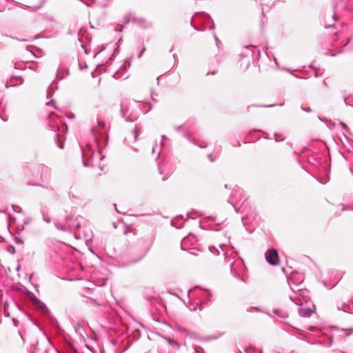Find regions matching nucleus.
I'll return each instance as SVG.
<instances>
[{
	"mask_svg": "<svg viewBox=\"0 0 353 353\" xmlns=\"http://www.w3.org/2000/svg\"><path fill=\"white\" fill-rule=\"evenodd\" d=\"M82 157L83 165L85 167L94 166L93 161L95 157H98L100 160L103 158V157L101 156L100 151L97 153H94L91 145L89 144H87L85 148L82 149Z\"/></svg>",
	"mask_w": 353,
	"mask_h": 353,
	"instance_id": "nucleus-1",
	"label": "nucleus"
},
{
	"mask_svg": "<svg viewBox=\"0 0 353 353\" xmlns=\"http://www.w3.org/2000/svg\"><path fill=\"white\" fill-rule=\"evenodd\" d=\"M231 273L234 277L245 282V266L242 261H238L230 263Z\"/></svg>",
	"mask_w": 353,
	"mask_h": 353,
	"instance_id": "nucleus-2",
	"label": "nucleus"
},
{
	"mask_svg": "<svg viewBox=\"0 0 353 353\" xmlns=\"http://www.w3.org/2000/svg\"><path fill=\"white\" fill-rule=\"evenodd\" d=\"M265 259L268 263L276 265L279 262V254L276 250H268L265 253Z\"/></svg>",
	"mask_w": 353,
	"mask_h": 353,
	"instance_id": "nucleus-3",
	"label": "nucleus"
},
{
	"mask_svg": "<svg viewBox=\"0 0 353 353\" xmlns=\"http://www.w3.org/2000/svg\"><path fill=\"white\" fill-rule=\"evenodd\" d=\"M23 79L19 77H15L11 78L9 81H8L6 83V88H9L10 86H15L18 84L21 85L23 83Z\"/></svg>",
	"mask_w": 353,
	"mask_h": 353,
	"instance_id": "nucleus-4",
	"label": "nucleus"
},
{
	"mask_svg": "<svg viewBox=\"0 0 353 353\" xmlns=\"http://www.w3.org/2000/svg\"><path fill=\"white\" fill-rule=\"evenodd\" d=\"M288 284H289L290 288L292 289V290H293L294 292L295 291H301L303 289V288L301 286V281H300L298 284H295L294 278L293 276H291L288 279Z\"/></svg>",
	"mask_w": 353,
	"mask_h": 353,
	"instance_id": "nucleus-5",
	"label": "nucleus"
},
{
	"mask_svg": "<svg viewBox=\"0 0 353 353\" xmlns=\"http://www.w3.org/2000/svg\"><path fill=\"white\" fill-rule=\"evenodd\" d=\"M50 126L52 128V130L54 131L59 130V120L58 119L57 121H54V123H52V121L54 120L55 115L53 112H52L50 115Z\"/></svg>",
	"mask_w": 353,
	"mask_h": 353,
	"instance_id": "nucleus-6",
	"label": "nucleus"
},
{
	"mask_svg": "<svg viewBox=\"0 0 353 353\" xmlns=\"http://www.w3.org/2000/svg\"><path fill=\"white\" fill-rule=\"evenodd\" d=\"M313 312L314 311L309 307L299 308V314L302 317H309Z\"/></svg>",
	"mask_w": 353,
	"mask_h": 353,
	"instance_id": "nucleus-7",
	"label": "nucleus"
},
{
	"mask_svg": "<svg viewBox=\"0 0 353 353\" xmlns=\"http://www.w3.org/2000/svg\"><path fill=\"white\" fill-rule=\"evenodd\" d=\"M139 131L138 130L137 127H135L132 132L130 133V136L131 138L134 139V141H136L139 135Z\"/></svg>",
	"mask_w": 353,
	"mask_h": 353,
	"instance_id": "nucleus-8",
	"label": "nucleus"
},
{
	"mask_svg": "<svg viewBox=\"0 0 353 353\" xmlns=\"http://www.w3.org/2000/svg\"><path fill=\"white\" fill-rule=\"evenodd\" d=\"M337 310L348 312L349 310H350V305L347 303H343L342 305H337Z\"/></svg>",
	"mask_w": 353,
	"mask_h": 353,
	"instance_id": "nucleus-9",
	"label": "nucleus"
},
{
	"mask_svg": "<svg viewBox=\"0 0 353 353\" xmlns=\"http://www.w3.org/2000/svg\"><path fill=\"white\" fill-rule=\"evenodd\" d=\"M35 302L38 303L39 307H40L43 311H47V310H48V308H47L46 305L43 303L41 302V301H40L39 300H38V299H36V300H35Z\"/></svg>",
	"mask_w": 353,
	"mask_h": 353,
	"instance_id": "nucleus-10",
	"label": "nucleus"
},
{
	"mask_svg": "<svg viewBox=\"0 0 353 353\" xmlns=\"http://www.w3.org/2000/svg\"><path fill=\"white\" fill-rule=\"evenodd\" d=\"M41 214L43 216V220L48 223H50V218L47 214H46L43 211H41Z\"/></svg>",
	"mask_w": 353,
	"mask_h": 353,
	"instance_id": "nucleus-11",
	"label": "nucleus"
},
{
	"mask_svg": "<svg viewBox=\"0 0 353 353\" xmlns=\"http://www.w3.org/2000/svg\"><path fill=\"white\" fill-rule=\"evenodd\" d=\"M274 137H275V141L276 142L283 141L285 139V138L279 134H274Z\"/></svg>",
	"mask_w": 353,
	"mask_h": 353,
	"instance_id": "nucleus-12",
	"label": "nucleus"
},
{
	"mask_svg": "<svg viewBox=\"0 0 353 353\" xmlns=\"http://www.w3.org/2000/svg\"><path fill=\"white\" fill-rule=\"evenodd\" d=\"M121 112L123 117H125V114L127 113V108H124L122 103L121 104Z\"/></svg>",
	"mask_w": 353,
	"mask_h": 353,
	"instance_id": "nucleus-13",
	"label": "nucleus"
},
{
	"mask_svg": "<svg viewBox=\"0 0 353 353\" xmlns=\"http://www.w3.org/2000/svg\"><path fill=\"white\" fill-rule=\"evenodd\" d=\"M12 209L14 210V212H20L21 211V207H19L18 205H12Z\"/></svg>",
	"mask_w": 353,
	"mask_h": 353,
	"instance_id": "nucleus-14",
	"label": "nucleus"
},
{
	"mask_svg": "<svg viewBox=\"0 0 353 353\" xmlns=\"http://www.w3.org/2000/svg\"><path fill=\"white\" fill-rule=\"evenodd\" d=\"M190 141L191 142H192L194 144H195V145H199L200 148H205V145H202L201 144H199V143L196 142V141L195 139H190Z\"/></svg>",
	"mask_w": 353,
	"mask_h": 353,
	"instance_id": "nucleus-15",
	"label": "nucleus"
},
{
	"mask_svg": "<svg viewBox=\"0 0 353 353\" xmlns=\"http://www.w3.org/2000/svg\"><path fill=\"white\" fill-rule=\"evenodd\" d=\"M37 346H38V343H35L34 345H33V350H29V352L30 353H36V351L37 350Z\"/></svg>",
	"mask_w": 353,
	"mask_h": 353,
	"instance_id": "nucleus-16",
	"label": "nucleus"
},
{
	"mask_svg": "<svg viewBox=\"0 0 353 353\" xmlns=\"http://www.w3.org/2000/svg\"><path fill=\"white\" fill-rule=\"evenodd\" d=\"M52 86H50V87H49V88H48V90H47V97H49V96H50V94H51V91H52Z\"/></svg>",
	"mask_w": 353,
	"mask_h": 353,
	"instance_id": "nucleus-17",
	"label": "nucleus"
},
{
	"mask_svg": "<svg viewBox=\"0 0 353 353\" xmlns=\"http://www.w3.org/2000/svg\"><path fill=\"white\" fill-rule=\"evenodd\" d=\"M214 250H216V251H217V255H219V254H220L219 251L218 250H216V248L215 247L210 248V250L212 252H213V253H214Z\"/></svg>",
	"mask_w": 353,
	"mask_h": 353,
	"instance_id": "nucleus-18",
	"label": "nucleus"
},
{
	"mask_svg": "<svg viewBox=\"0 0 353 353\" xmlns=\"http://www.w3.org/2000/svg\"><path fill=\"white\" fill-rule=\"evenodd\" d=\"M301 109L303 110V111H305L307 112H310L312 111V110L310 109V108H303V107H301Z\"/></svg>",
	"mask_w": 353,
	"mask_h": 353,
	"instance_id": "nucleus-19",
	"label": "nucleus"
},
{
	"mask_svg": "<svg viewBox=\"0 0 353 353\" xmlns=\"http://www.w3.org/2000/svg\"><path fill=\"white\" fill-rule=\"evenodd\" d=\"M274 313L276 314L278 316H279L280 317L284 319L286 317V316L285 314H283L282 316H280V313L278 310H274Z\"/></svg>",
	"mask_w": 353,
	"mask_h": 353,
	"instance_id": "nucleus-20",
	"label": "nucleus"
},
{
	"mask_svg": "<svg viewBox=\"0 0 353 353\" xmlns=\"http://www.w3.org/2000/svg\"><path fill=\"white\" fill-rule=\"evenodd\" d=\"M145 50V48H143V49L141 50V52L139 53V56H138V58H141V57L143 56V53H144Z\"/></svg>",
	"mask_w": 353,
	"mask_h": 353,
	"instance_id": "nucleus-21",
	"label": "nucleus"
},
{
	"mask_svg": "<svg viewBox=\"0 0 353 353\" xmlns=\"http://www.w3.org/2000/svg\"><path fill=\"white\" fill-rule=\"evenodd\" d=\"M54 103H55V101L54 99H50V101L49 102L46 103V105H49L50 103L54 104Z\"/></svg>",
	"mask_w": 353,
	"mask_h": 353,
	"instance_id": "nucleus-22",
	"label": "nucleus"
},
{
	"mask_svg": "<svg viewBox=\"0 0 353 353\" xmlns=\"http://www.w3.org/2000/svg\"><path fill=\"white\" fill-rule=\"evenodd\" d=\"M146 353H159V352L157 350H150Z\"/></svg>",
	"mask_w": 353,
	"mask_h": 353,
	"instance_id": "nucleus-23",
	"label": "nucleus"
},
{
	"mask_svg": "<svg viewBox=\"0 0 353 353\" xmlns=\"http://www.w3.org/2000/svg\"><path fill=\"white\" fill-rule=\"evenodd\" d=\"M340 125L342 126V128H343V129H346V128H347V125H346L344 123H343V122H341V123H340Z\"/></svg>",
	"mask_w": 353,
	"mask_h": 353,
	"instance_id": "nucleus-24",
	"label": "nucleus"
},
{
	"mask_svg": "<svg viewBox=\"0 0 353 353\" xmlns=\"http://www.w3.org/2000/svg\"><path fill=\"white\" fill-rule=\"evenodd\" d=\"M309 331L313 332L315 330V327L313 326H310L307 328Z\"/></svg>",
	"mask_w": 353,
	"mask_h": 353,
	"instance_id": "nucleus-25",
	"label": "nucleus"
},
{
	"mask_svg": "<svg viewBox=\"0 0 353 353\" xmlns=\"http://www.w3.org/2000/svg\"><path fill=\"white\" fill-rule=\"evenodd\" d=\"M99 125L101 127H104L105 123L101 121H98Z\"/></svg>",
	"mask_w": 353,
	"mask_h": 353,
	"instance_id": "nucleus-26",
	"label": "nucleus"
},
{
	"mask_svg": "<svg viewBox=\"0 0 353 353\" xmlns=\"http://www.w3.org/2000/svg\"><path fill=\"white\" fill-rule=\"evenodd\" d=\"M186 241V239L185 238L183 241L181 242V248L182 250H184L183 248V245L185 243V242Z\"/></svg>",
	"mask_w": 353,
	"mask_h": 353,
	"instance_id": "nucleus-27",
	"label": "nucleus"
},
{
	"mask_svg": "<svg viewBox=\"0 0 353 353\" xmlns=\"http://www.w3.org/2000/svg\"><path fill=\"white\" fill-rule=\"evenodd\" d=\"M332 20H333L334 23H335L337 19H336V16L335 14H333Z\"/></svg>",
	"mask_w": 353,
	"mask_h": 353,
	"instance_id": "nucleus-28",
	"label": "nucleus"
},
{
	"mask_svg": "<svg viewBox=\"0 0 353 353\" xmlns=\"http://www.w3.org/2000/svg\"><path fill=\"white\" fill-rule=\"evenodd\" d=\"M44 2H45V1H42V3H41V4L40 6H37V7L36 10L39 9V8H40L43 5Z\"/></svg>",
	"mask_w": 353,
	"mask_h": 353,
	"instance_id": "nucleus-29",
	"label": "nucleus"
},
{
	"mask_svg": "<svg viewBox=\"0 0 353 353\" xmlns=\"http://www.w3.org/2000/svg\"><path fill=\"white\" fill-rule=\"evenodd\" d=\"M237 194H241V192L240 190L236 191L235 192V196H236Z\"/></svg>",
	"mask_w": 353,
	"mask_h": 353,
	"instance_id": "nucleus-30",
	"label": "nucleus"
},
{
	"mask_svg": "<svg viewBox=\"0 0 353 353\" xmlns=\"http://www.w3.org/2000/svg\"><path fill=\"white\" fill-rule=\"evenodd\" d=\"M274 105H275L274 104H272V105H263V107H273Z\"/></svg>",
	"mask_w": 353,
	"mask_h": 353,
	"instance_id": "nucleus-31",
	"label": "nucleus"
},
{
	"mask_svg": "<svg viewBox=\"0 0 353 353\" xmlns=\"http://www.w3.org/2000/svg\"><path fill=\"white\" fill-rule=\"evenodd\" d=\"M208 158L210 159V160L211 161H214V160L212 159V155H211V154H209V155H208Z\"/></svg>",
	"mask_w": 353,
	"mask_h": 353,
	"instance_id": "nucleus-32",
	"label": "nucleus"
},
{
	"mask_svg": "<svg viewBox=\"0 0 353 353\" xmlns=\"http://www.w3.org/2000/svg\"><path fill=\"white\" fill-rule=\"evenodd\" d=\"M194 248L191 249V250L189 251L190 253L194 254L193 250H194Z\"/></svg>",
	"mask_w": 353,
	"mask_h": 353,
	"instance_id": "nucleus-33",
	"label": "nucleus"
},
{
	"mask_svg": "<svg viewBox=\"0 0 353 353\" xmlns=\"http://www.w3.org/2000/svg\"><path fill=\"white\" fill-rule=\"evenodd\" d=\"M223 255L226 258L228 256V252H224Z\"/></svg>",
	"mask_w": 353,
	"mask_h": 353,
	"instance_id": "nucleus-34",
	"label": "nucleus"
},
{
	"mask_svg": "<svg viewBox=\"0 0 353 353\" xmlns=\"http://www.w3.org/2000/svg\"><path fill=\"white\" fill-rule=\"evenodd\" d=\"M117 74H118V73H117V72H116V73L114 74V78H117Z\"/></svg>",
	"mask_w": 353,
	"mask_h": 353,
	"instance_id": "nucleus-35",
	"label": "nucleus"
},
{
	"mask_svg": "<svg viewBox=\"0 0 353 353\" xmlns=\"http://www.w3.org/2000/svg\"><path fill=\"white\" fill-rule=\"evenodd\" d=\"M70 117L73 118V117H74V115L73 114H72L71 115H70Z\"/></svg>",
	"mask_w": 353,
	"mask_h": 353,
	"instance_id": "nucleus-36",
	"label": "nucleus"
},
{
	"mask_svg": "<svg viewBox=\"0 0 353 353\" xmlns=\"http://www.w3.org/2000/svg\"><path fill=\"white\" fill-rule=\"evenodd\" d=\"M70 117L73 118V117H74V115L73 114H72L71 115H70Z\"/></svg>",
	"mask_w": 353,
	"mask_h": 353,
	"instance_id": "nucleus-37",
	"label": "nucleus"
},
{
	"mask_svg": "<svg viewBox=\"0 0 353 353\" xmlns=\"http://www.w3.org/2000/svg\"><path fill=\"white\" fill-rule=\"evenodd\" d=\"M162 139H167L166 136L165 135H163L162 136Z\"/></svg>",
	"mask_w": 353,
	"mask_h": 353,
	"instance_id": "nucleus-38",
	"label": "nucleus"
},
{
	"mask_svg": "<svg viewBox=\"0 0 353 353\" xmlns=\"http://www.w3.org/2000/svg\"><path fill=\"white\" fill-rule=\"evenodd\" d=\"M85 4L87 6H90V3H85Z\"/></svg>",
	"mask_w": 353,
	"mask_h": 353,
	"instance_id": "nucleus-39",
	"label": "nucleus"
},
{
	"mask_svg": "<svg viewBox=\"0 0 353 353\" xmlns=\"http://www.w3.org/2000/svg\"><path fill=\"white\" fill-rule=\"evenodd\" d=\"M252 106V105H249V106L248 107V110H250V108Z\"/></svg>",
	"mask_w": 353,
	"mask_h": 353,
	"instance_id": "nucleus-40",
	"label": "nucleus"
},
{
	"mask_svg": "<svg viewBox=\"0 0 353 353\" xmlns=\"http://www.w3.org/2000/svg\"><path fill=\"white\" fill-rule=\"evenodd\" d=\"M315 77H317V71H315Z\"/></svg>",
	"mask_w": 353,
	"mask_h": 353,
	"instance_id": "nucleus-41",
	"label": "nucleus"
},
{
	"mask_svg": "<svg viewBox=\"0 0 353 353\" xmlns=\"http://www.w3.org/2000/svg\"><path fill=\"white\" fill-rule=\"evenodd\" d=\"M154 152H155V149H154V148H153V150H152V153L154 154Z\"/></svg>",
	"mask_w": 353,
	"mask_h": 353,
	"instance_id": "nucleus-42",
	"label": "nucleus"
},
{
	"mask_svg": "<svg viewBox=\"0 0 353 353\" xmlns=\"http://www.w3.org/2000/svg\"><path fill=\"white\" fill-rule=\"evenodd\" d=\"M58 73H59V71H58ZM59 74H57V78H59Z\"/></svg>",
	"mask_w": 353,
	"mask_h": 353,
	"instance_id": "nucleus-43",
	"label": "nucleus"
},
{
	"mask_svg": "<svg viewBox=\"0 0 353 353\" xmlns=\"http://www.w3.org/2000/svg\"><path fill=\"white\" fill-rule=\"evenodd\" d=\"M181 128V126H178V127H177V128H176V130H179V128Z\"/></svg>",
	"mask_w": 353,
	"mask_h": 353,
	"instance_id": "nucleus-44",
	"label": "nucleus"
},
{
	"mask_svg": "<svg viewBox=\"0 0 353 353\" xmlns=\"http://www.w3.org/2000/svg\"><path fill=\"white\" fill-rule=\"evenodd\" d=\"M46 340H47V341H48V343L50 342V341H49V339H48V338H46Z\"/></svg>",
	"mask_w": 353,
	"mask_h": 353,
	"instance_id": "nucleus-45",
	"label": "nucleus"
},
{
	"mask_svg": "<svg viewBox=\"0 0 353 353\" xmlns=\"http://www.w3.org/2000/svg\"><path fill=\"white\" fill-rule=\"evenodd\" d=\"M219 248L223 250L222 245H219Z\"/></svg>",
	"mask_w": 353,
	"mask_h": 353,
	"instance_id": "nucleus-46",
	"label": "nucleus"
},
{
	"mask_svg": "<svg viewBox=\"0 0 353 353\" xmlns=\"http://www.w3.org/2000/svg\"><path fill=\"white\" fill-rule=\"evenodd\" d=\"M63 78V76L62 75L61 77H60V79H62Z\"/></svg>",
	"mask_w": 353,
	"mask_h": 353,
	"instance_id": "nucleus-47",
	"label": "nucleus"
},
{
	"mask_svg": "<svg viewBox=\"0 0 353 353\" xmlns=\"http://www.w3.org/2000/svg\"><path fill=\"white\" fill-rule=\"evenodd\" d=\"M90 1H91V3H94V1H93V0H90Z\"/></svg>",
	"mask_w": 353,
	"mask_h": 353,
	"instance_id": "nucleus-48",
	"label": "nucleus"
}]
</instances>
